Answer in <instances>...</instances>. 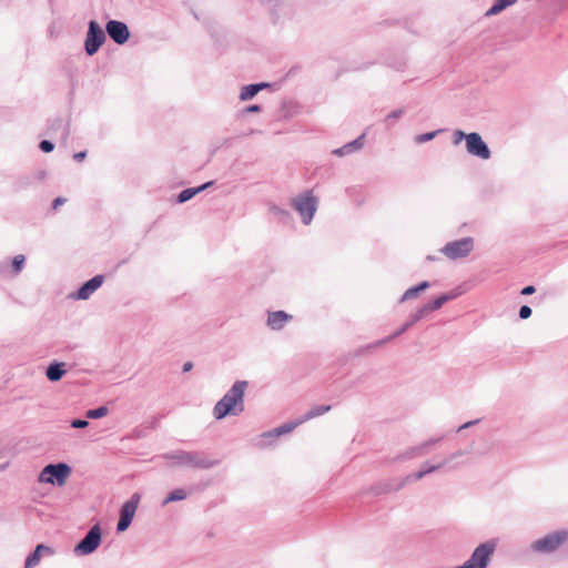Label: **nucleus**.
<instances>
[{"instance_id": "nucleus-24", "label": "nucleus", "mask_w": 568, "mask_h": 568, "mask_svg": "<svg viewBox=\"0 0 568 568\" xmlns=\"http://www.w3.org/2000/svg\"><path fill=\"white\" fill-rule=\"evenodd\" d=\"M517 0H495L494 4L487 10L486 16H496L506 8L516 3Z\"/></svg>"}, {"instance_id": "nucleus-25", "label": "nucleus", "mask_w": 568, "mask_h": 568, "mask_svg": "<svg viewBox=\"0 0 568 568\" xmlns=\"http://www.w3.org/2000/svg\"><path fill=\"white\" fill-rule=\"evenodd\" d=\"M331 405H316L313 406L303 417H301V422H307L312 418L321 416L331 410Z\"/></svg>"}, {"instance_id": "nucleus-19", "label": "nucleus", "mask_w": 568, "mask_h": 568, "mask_svg": "<svg viewBox=\"0 0 568 568\" xmlns=\"http://www.w3.org/2000/svg\"><path fill=\"white\" fill-rule=\"evenodd\" d=\"M67 364L63 362H51L47 369H45V376L50 382H58L60 381L67 373L65 368Z\"/></svg>"}, {"instance_id": "nucleus-21", "label": "nucleus", "mask_w": 568, "mask_h": 568, "mask_svg": "<svg viewBox=\"0 0 568 568\" xmlns=\"http://www.w3.org/2000/svg\"><path fill=\"white\" fill-rule=\"evenodd\" d=\"M267 87H270V84L265 83V82L244 85L241 89L239 99L243 102L248 101V100L253 99L261 90H263Z\"/></svg>"}, {"instance_id": "nucleus-13", "label": "nucleus", "mask_w": 568, "mask_h": 568, "mask_svg": "<svg viewBox=\"0 0 568 568\" xmlns=\"http://www.w3.org/2000/svg\"><path fill=\"white\" fill-rule=\"evenodd\" d=\"M104 276L95 275L88 282H85L75 293L71 295L74 300L85 301L89 300L92 294L101 287L103 284Z\"/></svg>"}, {"instance_id": "nucleus-6", "label": "nucleus", "mask_w": 568, "mask_h": 568, "mask_svg": "<svg viewBox=\"0 0 568 568\" xmlns=\"http://www.w3.org/2000/svg\"><path fill=\"white\" fill-rule=\"evenodd\" d=\"M474 250V239L470 236L446 243L440 252L449 260L455 261L468 256Z\"/></svg>"}, {"instance_id": "nucleus-4", "label": "nucleus", "mask_w": 568, "mask_h": 568, "mask_svg": "<svg viewBox=\"0 0 568 568\" xmlns=\"http://www.w3.org/2000/svg\"><path fill=\"white\" fill-rule=\"evenodd\" d=\"M568 540V530L552 531L530 544L535 554L550 555L557 551Z\"/></svg>"}, {"instance_id": "nucleus-36", "label": "nucleus", "mask_w": 568, "mask_h": 568, "mask_svg": "<svg viewBox=\"0 0 568 568\" xmlns=\"http://www.w3.org/2000/svg\"><path fill=\"white\" fill-rule=\"evenodd\" d=\"M531 308L527 305H523L520 308H519V317L521 320H527L531 316Z\"/></svg>"}, {"instance_id": "nucleus-18", "label": "nucleus", "mask_w": 568, "mask_h": 568, "mask_svg": "<svg viewBox=\"0 0 568 568\" xmlns=\"http://www.w3.org/2000/svg\"><path fill=\"white\" fill-rule=\"evenodd\" d=\"M446 302H447V297H444V295H440L437 298H435L434 301L425 304L423 307H420L419 310H417L414 313V321H420L422 318L425 317V315L428 312L439 310Z\"/></svg>"}, {"instance_id": "nucleus-43", "label": "nucleus", "mask_w": 568, "mask_h": 568, "mask_svg": "<svg viewBox=\"0 0 568 568\" xmlns=\"http://www.w3.org/2000/svg\"><path fill=\"white\" fill-rule=\"evenodd\" d=\"M87 156V152L85 151H81V152H78L73 155V159L78 162H81L85 159Z\"/></svg>"}, {"instance_id": "nucleus-31", "label": "nucleus", "mask_w": 568, "mask_h": 568, "mask_svg": "<svg viewBox=\"0 0 568 568\" xmlns=\"http://www.w3.org/2000/svg\"><path fill=\"white\" fill-rule=\"evenodd\" d=\"M24 256L23 255H16L12 261V267L18 273L22 270L24 264Z\"/></svg>"}, {"instance_id": "nucleus-16", "label": "nucleus", "mask_w": 568, "mask_h": 568, "mask_svg": "<svg viewBox=\"0 0 568 568\" xmlns=\"http://www.w3.org/2000/svg\"><path fill=\"white\" fill-rule=\"evenodd\" d=\"M364 141H365V134L363 133L357 139L344 144L341 148L334 149L332 151V154L343 158V156H347L353 153H356L364 148Z\"/></svg>"}, {"instance_id": "nucleus-44", "label": "nucleus", "mask_w": 568, "mask_h": 568, "mask_svg": "<svg viewBox=\"0 0 568 568\" xmlns=\"http://www.w3.org/2000/svg\"><path fill=\"white\" fill-rule=\"evenodd\" d=\"M430 448L432 447L428 445L427 440L419 444V450H426V454L429 453Z\"/></svg>"}, {"instance_id": "nucleus-20", "label": "nucleus", "mask_w": 568, "mask_h": 568, "mask_svg": "<svg viewBox=\"0 0 568 568\" xmlns=\"http://www.w3.org/2000/svg\"><path fill=\"white\" fill-rule=\"evenodd\" d=\"M445 467V463H439V464H436V465H424L418 471L414 473V474H409L406 476L404 483H402V485L399 487H402L405 483H410V481H415V480H419L422 479L423 477H425L426 475L428 474H432L440 468Z\"/></svg>"}, {"instance_id": "nucleus-2", "label": "nucleus", "mask_w": 568, "mask_h": 568, "mask_svg": "<svg viewBox=\"0 0 568 568\" xmlns=\"http://www.w3.org/2000/svg\"><path fill=\"white\" fill-rule=\"evenodd\" d=\"M290 204L298 213L302 223L308 225L317 211L318 199L312 190H306L292 197Z\"/></svg>"}, {"instance_id": "nucleus-33", "label": "nucleus", "mask_w": 568, "mask_h": 568, "mask_svg": "<svg viewBox=\"0 0 568 568\" xmlns=\"http://www.w3.org/2000/svg\"><path fill=\"white\" fill-rule=\"evenodd\" d=\"M465 454H466V452H465V450H463V449H458V450H456V452H454V453L449 454V455H448V456H447V457H446L442 463H445V466H446L447 464H449V463H450V462H453L454 459H456V458H458V457H462V456H464Z\"/></svg>"}, {"instance_id": "nucleus-3", "label": "nucleus", "mask_w": 568, "mask_h": 568, "mask_svg": "<svg viewBox=\"0 0 568 568\" xmlns=\"http://www.w3.org/2000/svg\"><path fill=\"white\" fill-rule=\"evenodd\" d=\"M497 540L489 539L479 544L473 550L470 557L458 568H487L497 548Z\"/></svg>"}, {"instance_id": "nucleus-12", "label": "nucleus", "mask_w": 568, "mask_h": 568, "mask_svg": "<svg viewBox=\"0 0 568 568\" xmlns=\"http://www.w3.org/2000/svg\"><path fill=\"white\" fill-rule=\"evenodd\" d=\"M108 36L116 43L123 44L129 40L130 31L124 22L110 20L105 26Z\"/></svg>"}, {"instance_id": "nucleus-41", "label": "nucleus", "mask_w": 568, "mask_h": 568, "mask_svg": "<svg viewBox=\"0 0 568 568\" xmlns=\"http://www.w3.org/2000/svg\"><path fill=\"white\" fill-rule=\"evenodd\" d=\"M460 294H462V292L459 290H454V291H452L447 294H443V295H444V297H447V302H448V301H452V300L458 297Z\"/></svg>"}, {"instance_id": "nucleus-28", "label": "nucleus", "mask_w": 568, "mask_h": 568, "mask_svg": "<svg viewBox=\"0 0 568 568\" xmlns=\"http://www.w3.org/2000/svg\"><path fill=\"white\" fill-rule=\"evenodd\" d=\"M108 413L109 409L106 406H100L98 408L87 410L85 415L88 418L98 419L106 416Z\"/></svg>"}, {"instance_id": "nucleus-45", "label": "nucleus", "mask_w": 568, "mask_h": 568, "mask_svg": "<svg viewBox=\"0 0 568 568\" xmlns=\"http://www.w3.org/2000/svg\"><path fill=\"white\" fill-rule=\"evenodd\" d=\"M65 202V199L63 197H57L53 201V209H57L58 206L62 205Z\"/></svg>"}, {"instance_id": "nucleus-29", "label": "nucleus", "mask_w": 568, "mask_h": 568, "mask_svg": "<svg viewBox=\"0 0 568 568\" xmlns=\"http://www.w3.org/2000/svg\"><path fill=\"white\" fill-rule=\"evenodd\" d=\"M268 212L271 214H273L274 216H277L282 220L287 219L290 215L287 210L283 209L276 204H273V203L268 205Z\"/></svg>"}, {"instance_id": "nucleus-49", "label": "nucleus", "mask_w": 568, "mask_h": 568, "mask_svg": "<svg viewBox=\"0 0 568 568\" xmlns=\"http://www.w3.org/2000/svg\"><path fill=\"white\" fill-rule=\"evenodd\" d=\"M459 466H462V463H456L455 465L450 466V468L455 469V468H458Z\"/></svg>"}, {"instance_id": "nucleus-14", "label": "nucleus", "mask_w": 568, "mask_h": 568, "mask_svg": "<svg viewBox=\"0 0 568 568\" xmlns=\"http://www.w3.org/2000/svg\"><path fill=\"white\" fill-rule=\"evenodd\" d=\"M53 555V548L43 544H39L36 549L26 558L23 568H34L40 564L42 557H50Z\"/></svg>"}, {"instance_id": "nucleus-23", "label": "nucleus", "mask_w": 568, "mask_h": 568, "mask_svg": "<svg viewBox=\"0 0 568 568\" xmlns=\"http://www.w3.org/2000/svg\"><path fill=\"white\" fill-rule=\"evenodd\" d=\"M428 287H429V283L427 281H424V282L419 283L418 285H416V286L409 287L402 295L400 302L403 303V302H406L408 300L417 297L420 292L425 291Z\"/></svg>"}, {"instance_id": "nucleus-34", "label": "nucleus", "mask_w": 568, "mask_h": 568, "mask_svg": "<svg viewBox=\"0 0 568 568\" xmlns=\"http://www.w3.org/2000/svg\"><path fill=\"white\" fill-rule=\"evenodd\" d=\"M403 113H404V109L394 110V111H392L390 113L387 114L385 120L387 122H393V121L399 119L403 115Z\"/></svg>"}, {"instance_id": "nucleus-46", "label": "nucleus", "mask_w": 568, "mask_h": 568, "mask_svg": "<svg viewBox=\"0 0 568 568\" xmlns=\"http://www.w3.org/2000/svg\"><path fill=\"white\" fill-rule=\"evenodd\" d=\"M442 439H443V436H440V437H436V438H429V439H427V443H428V445L432 447V446H434L435 444L439 443Z\"/></svg>"}, {"instance_id": "nucleus-47", "label": "nucleus", "mask_w": 568, "mask_h": 568, "mask_svg": "<svg viewBox=\"0 0 568 568\" xmlns=\"http://www.w3.org/2000/svg\"><path fill=\"white\" fill-rule=\"evenodd\" d=\"M193 367V364L191 362H186L184 363L183 365V372L186 373V372H190Z\"/></svg>"}, {"instance_id": "nucleus-48", "label": "nucleus", "mask_w": 568, "mask_h": 568, "mask_svg": "<svg viewBox=\"0 0 568 568\" xmlns=\"http://www.w3.org/2000/svg\"><path fill=\"white\" fill-rule=\"evenodd\" d=\"M258 1L266 6H275L276 4V2L274 0H258Z\"/></svg>"}, {"instance_id": "nucleus-17", "label": "nucleus", "mask_w": 568, "mask_h": 568, "mask_svg": "<svg viewBox=\"0 0 568 568\" xmlns=\"http://www.w3.org/2000/svg\"><path fill=\"white\" fill-rule=\"evenodd\" d=\"M301 424H303V422H301V418H298L295 422L285 423V424H283V425H281V426H278V427H276V428H274L272 430L263 433L262 437L263 438L276 439V438H278L282 435L291 433L293 429H295Z\"/></svg>"}, {"instance_id": "nucleus-10", "label": "nucleus", "mask_w": 568, "mask_h": 568, "mask_svg": "<svg viewBox=\"0 0 568 568\" xmlns=\"http://www.w3.org/2000/svg\"><path fill=\"white\" fill-rule=\"evenodd\" d=\"M139 501H140V495L134 494L128 501H125L122 505L121 510H120V519L116 525V530L119 532H123L130 527V525L133 520V517L136 513Z\"/></svg>"}, {"instance_id": "nucleus-39", "label": "nucleus", "mask_w": 568, "mask_h": 568, "mask_svg": "<svg viewBox=\"0 0 568 568\" xmlns=\"http://www.w3.org/2000/svg\"><path fill=\"white\" fill-rule=\"evenodd\" d=\"M261 111V106L258 104H252L246 106L242 113H257Z\"/></svg>"}, {"instance_id": "nucleus-8", "label": "nucleus", "mask_w": 568, "mask_h": 568, "mask_svg": "<svg viewBox=\"0 0 568 568\" xmlns=\"http://www.w3.org/2000/svg\"><path fill=\"white\" fill-rule=\"evenodd\" d=\"M105 33L99 23L94 20L89 22V28L84 41V50L88 55L95 54L105 42Z\"/></svg>"}, {"instance_id": "nucleus-7", "label": "nucleus", "mask_w": 568, "mask_h": 568, "mask_svg": "<svg viewBox=\"0 0 568 568\" xmlns=\"http://www.w3.org/2000/svg\"><path fill=\"white\" fill-rule=\"evenodd\" d=\"M102 540V529L99 524L90 528L84 538L73 548L77 556H88L94 552Z\"/></svg>"}, {"instance_id": "nucleus-1", "label": "nucleus", "mask_w": 568, "mask_h": 568, "mask_svg": "<svg viewBox=\"0 0 568 568\" xmlns=\"http://www.w3.org/2000/svg\"><path fill=\"white\" fill-rule=\"evenodd\" d=\"M246 381H236L223 397L214 405L213 416L221 420L227 415L237 416L244 410Z\"/></svg>"}, {"instance_id": "nucleus-30", "label": "nucleus", "mask_w": 568, "mask_h": 568, "mask_svg": "<svg viewBox=\"0 0 568 568\" xmlns=\"http://www.w3.org/2000/svg\"><path fill=\"white\" fill-rule=\"evenodd\" d=\"M438 133H439V131H433V132L418 134L415 136V141H416V143L422 144V143L432 141Z\"/></svg>"}, {"instance_id": "nucleus-9", "label": "nucleus", "mask_w": 568, "mask_h": 568, "mask_svg": "<svg viewBox=\"0 0 568 568\" xmlns=\"http://www.w3.org/2000/svg\"><path fill=\"white\" fill-rule=\"evenodd\" d=\"M165 458L172 459L179 465L195 468H210L213 466V463L201 457L199 454L184 450H178L166 454Z\"/></svg>"}, {"instance_id": "nucleus-22", "label": "nucleus", "mask_w": 568, "mask_h": 568, "mask_svg": "<svg viewBox=\"0 0 568 568\" xmlns=\"http://www.w3.org/2000/svg\"><path fill=\"white\" fill-rule=\"evenodd\" d=\"M212 184H213V182L210 181V182H206V183H204V184H202V185H200L197 187H190V189L183 190L178 195V203H185V202H187L189 200L194 197L200 192H202V191L206 190L207 187H210Z\"/></svg>"}, {"instance_id": "nucleus-15", "label": "nucleus", "mask_w": 568, "mask_h": 568, "mask_svg": "<svg viewBox=\"0 0 568 568\" xmlns=\"http://www.w3.org/2000/svg\"><path fill=\"white\" fill-rule=\"evenodd\" d=\"M293 320V316L284 311L267 312L266 325L272 331H281Z\"/></svg>"}, {"instance_id": "nucleus-38", "label": "nucleus", "mask_w": 568, "mask_h": 568, "mask_svg": "<svg viewBox=\"0 0 568 568\" xmlns=\"http://www.w3.org/2000/svg\"><path fill=\"white\" fill-rule=\"evenodd\" d=\"M89 426V422L85 419H73L71 422V427L73 428H85Z\"/></svg>"}, {"instance_id": "nucleus-32", "label": "nucleus", "mask_w": 568, "mask_h": 568, "mask_svg": "<svg viewBox=\"0 0 568 568\" xmlns=\"http://www.w3.org/2000/svg\"><path fill=\"white\" fill-rule=\"evenodd\" d=\"M426 455V450H419V445L415 446V447H412L407 453H406V457L407 458H412V457H419V456H424Z\"/></svg>"}, {"instance_id": "nucleus-11", "label": "nucleus", "mask_w": 568, "mask_h": 568, "mask_svg": "<svg viewBox=\"0 0 568 568\" xmlns=\"http://www.w3.org/2000/svg\"><path fill=\"white\" fill-rule=\"evenodd\" d=\"M466 150L470 155L483 160H488L491 156L488 145L477 132L467 134Z\"/></svg>"}, {"instance_id": "nucleus-40", "label": "nucleus", "mask_w": 568, "mask_h": 568, "mask_svg": "<svg viewBox=\"0 0 568 568\" xmlns=\"http://www.w3.org/2000/svg\"><path fill=\"white\" fill-rule=\"evenodd\" d=\"M478 423H479V419H474V420L466 422V423H464L463 425H460L458 427L457 432H462L464 429H467V428H469V427H471V426H474V425H476Z\"/></svg>"}, {"instance_id": "nucleus-50", "label": "nucleus", "mask_w": 568, "mask_h": 568, "mask_svg": "<svg viewBox=\"0 0 568 568\" xmlns=\"http://www.w3.org/2000/svg\"><path fill=\"white\" fill-rule=\"evenodd\" d=\"M4 468H6V466L0 467L1 470L4 469Z\"/></svg>"}, {"instance_id": "nucleus-5", "label": "nucleus", "mask_w": 568, "mask_h": 568, "mask_svg": "<svg viewBox=\"0 0 568 568\" xmlns=\"http://www.w3.org/2000/svg\"><path fill=\"white\" fill-rule=\"evenodd\" d=\"M72 468L65 463L49 464L39 475V481L42 484H57L62 486L71 475Z\"/></svg>"}, {"instance_id": "nucleus-37", "label": "nucleus", "mask_w": 568, "mask_h": 568, "mask_svg": "<svg viewBox=\"0 0 568 568\" xmlns=\"http://www.w3.org/2000/svg\"><path fill=\"white\" fill-rule=\"evenodd\" d=\"M40 149L41 151L49 153L54 149V144L49 140H43L40 142Z\"/></svg>"}, {"instance_id": "nucleus-27", "label": "nucleus", "mask_w": 568, "mask_h": 568, "mask_svg": "<svg viewBox=\"0 0 568 568\" xmlns=\"http://www.w3.org/2000/svg\"><path fill=\"white\" fill-rule=\"evenodd\" d=\"M186 498V493L182 488H176L172 490L166 498L163 500L162 505L165 506L173 501H181Z\"/></svg>"}, {"instance_id": "nucleus-42", "label": "nucleus", "mask_w": 568, "mask_h": 568, "mask_svg": "<svg viewBox=\"0 0 568 568\" xmlns=\"http://www.w3.org/2000/svg\"><path fill=\"white\" fill-rule=\"evenodd\" d=\"M535 291H536L535 286L528 285V286H526V287H524L521 290V294L523 295H530V294L535 293Z\"/></svg>"}, {"instance_id": "nucleus-35", "label": "nucleus", "mask_w": 568, "mask_h": 568, "mask_svg": "<svg viewBox=\"0 0 568 568\" xmlns=\"http://www.w3.org/2000/svg\"><path fill=\"white\" fill-rule=\"evenodd\" d=\"M467 134L468 133H465L460 130H456L454 132V144H459L463 140H465L467 142Z\"/></svg>"}, {"instance_id": "nucleus-26", "label": "nucleus", "mask_w": 568, "mask_h": 568, "mask_svg": "<svg viewBox=\"0 0 568 568\" xmlns=\"http://www.w3.org/2000/svg\"><path fill=\"white\" fill-rule=\"evenodd\" d=\"M418 321H414V314L410 316V320L408 322H406L398 331H396L395 333H393L390 336L384 338V339H381L376 343V346H381L389 341H392L393 338L402 335L404 332H406L410 326H413L415 323H417Z\"/></svg>"}]
</instances>
